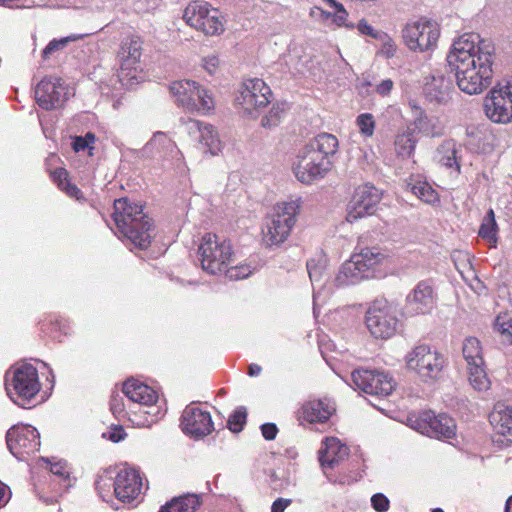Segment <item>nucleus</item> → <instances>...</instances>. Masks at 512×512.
Returning <instances> with one entry per match:
<instances>
[{"label":"nucleus","mask_w":512,"mask_h":512,"mask_svg":"<svg viewBox=\"0 0 512 512\" xmlns=\"http://www.w3.org/2000/svg\"><path fill=\"white\" fill-rule=\"evenodd\" d=\"M495 59L493 42L476 33L454 39L446 56L458 88L468 95H478L491 85Z\"/></svg>","instance_id":"obj_1"},{"label":"nucleus","mask_w":512,"mask_h":512,"mask_svg":"<svg viewBox=\"0 0 512 512\" xmlns=\"http://www.w3.org/2000/svg\"><path fill=\"white\" fill-rule=\"evenodd\" d=\"M339 141L329 133H320L301 147L292 163V171L303 184L323 179L331 170L332 157L337 153Z\"/></svg>","instance_id":"obj_2"},{"label":"nucleus","mask_w":512,"mask_h":512,"mask_svg":"<svg viewBox=\"0 0 512 512\" xmlns=\"http://www.w3.org/2000/svg\"><path fill=\"white\" fill-rule=\"evenodd\" d=\"M113 219L119 232L132 244L140 249L149 247L154 229L141 205L125 198L117 199L114 202Z\"/></svg>","instance_id":"obj_3"},{"label":"nucleus","mask_w":512,"mask_h":512,"mask_svg":"<svg viewBox=\"0 0 512 512\" xmlns=\"http://www.w3.org/2000/svg\"><path fill=\"white\" fill-rule=\"evenodd\" d=\"M300 210V199L277 203L267 216L262 229V239L265 245L274 246L284 243L296 224Z\"/></svg>","instance_id":"obj_4"},{"label":"nucleus","mask_w":512,"mask_h":512,"mask_svg":"<svg viewBox=\"0 0 512 512\" xmlns=\"http://www.w3.org/2000/svg\"><path fill=\"white\" fill-rule=\"evenodd\" d=\"M406 369L414 373L422 382L437 380L445 366L442 353L428 344H417L404 357Z\"/></svg>","instance_id":"obj_5"},{"label":"nucleus","mask_w":512,"mask_h":512,"mask_svg":"<svg viewBox=\"0 0 512 512\" xmlns=\"http://www.w3.org/2000/svg\"><path fill=\"white\" fill-rule=\"evenodd\" d=\"M6 389L15 403L25 407L41 389L37 369L29 363L13 366L6 373Z\"/></svg>","instance_id":"obj_6"},{"label":"nucleus","mask_w":512,"mask_h":512,"mask_svg":"<svg viewBox=\"0 0 512 512\" xmlns=\"http://www.w3.org/2000/svg\"><path fill=\"white\" fill-rule=\"evenodd\" d=\"M441 34L437 21L420 17L409 20L401 30V37L408 50L414 53H428L437 48Z\"/></svg>","instance_id":"obj_7"},{"label":"nucleus","mask_w":512,"mask_h":512,"mask_svg":"<svg viewBox=\"0 0 512 512\" xmlns=\"http://www.w3.org/2000/svg\"><path fill=\"white\" fill-rule=\"evenodd\" d=\"M384 259V255L374 248H364L345 261L337 275L339 285H353L371 276L373 270Z\"/></svg>","instance_id":"obj_8"},{"label":"nucleus","mask_w":512,"mask_h":512,"mask_svg":"<svg viewBox=\"0 0 512 512\" xmlns=\"http://www.w3.org/2000/svg\"><path fill=\"white\" fill-rule=\"evenodd\" d=\"M198 252L202 269L212 275L222 273L233 258L231 243L212 233L202 237Z\"/></svg>","instance_id":"obj_9"},{"label":"nucleus","mask_w":512,"mask_h":512,"mask_svg":"<svg viewBox=\"0 0 512 512\" xmlns=\"http://www.w3.org/2000/svg\"><path fill=\"white\" fill-rule=\"evenodd\" d=\"M183 19L186 24L207 36L221 35L224 20L220 11L206 1H192L184 10Z\"/></svg>","instance_id":"obj_10"},{"label":"nucleus","mask_w":512,"mask_h":512,"mask_svg":"<svg viewBox=\"0 0 512 512\" xmlns=\"http://www.w3.org/2000/svg\"><path fill=\"white\" fill-rule=\"evenodd\" d=\"M170 92L177 105L188 111L206 113L214 108L212 95L195 81H175L170 85Z\"/></svg>","instance_id":"obj_11"},{"label":"nucleus","mask_w":512,"mask_h":512,"mask_svg":"<svg viewBox=\"0 0 512 512\" xmlns=\"http://www.w3.org/2000/svg\"><path fill=\"white\" fill-rule=\"evenodd\" d=\"M485 116L496 124L512 122V79L493 87L483 99Z\"/></svg>","instance_id":"obj_12"},{"label":"nucleus","mask_w":512,"mask_h":512,"mask_svg":"<svg viewBox=\"0 0 512 512\" xmlns=\"http://www.w3.org/2000/svg\"><path fill=\"white\" fill-rule=\"evenodd\" d=\"M407 424L415 431L434 438H451L455 435L456 424L446 415H435L432 411L412 413L407 417Z\"/></svg>","instance_id":"obj_13"},{"label":"nucleus","mask_w":512,"mask_h":512,"mask_svg":"<svg viewBox=\"0 0 512 512\" xmlns=\"http://www.w3.org/2000/svg\"><path fill=\"white\" fill-rule=\"evenodd\" d=\"M120 69L118 79L128 89L133 88L141 79L139 60L141 57V42L137 37L127 38L122 41L119 51Z\"/></svg>","instance_id":"obj_14"},{"label":"nucleus","mask_w":512,"mask_h":512,"mask_svg":"<svg viewBox=\"0 0 512 512\" xmlns=\"http://www.w3.org/2000/svg\"><path fill=\"white\" fill-rule=\"evenodd\" d=\"M272 91L259 78L245 80L236 97L238 107L248 116L257 117L260 110L268 105Z\"/></svg>","instance_id":"obj_15"},{"label":"nucleus","mask_w":512,"mask_h":512,"mask_svg":"<svg viewBox=\"0 0 512 512\" xmlns=\"http://www.w3.org/2000/svg\"><path fill=\"white\" fill-rule=\"evenodd\" d=\"M395 310L386 300H377L366 312V326L375 338L388 339L397 330Z\"/></svg>","instance_id":"obj_16"},{"label":"nucleus","mask_w":512,"mask_h":512,"mask_svg":"<svg viewBox=\"0 0 512 512\" xmlns=\"http://www.w3.org/2000/svg\"><path fill=\"white\" fill-rule=\"evenodd\" d=\"M122 391L131 402L148 408L143 410V413L147 414L149 418L139 421L138 425L151 426L158 421L161 411L159 407L155 406L158 394L153 388L132 378L124 382Z\"/></svg>","instance_id":"obj_17"},{"label":"nucleus","mask_w":512,"mask_h":512,"mask_svg":"<svg viewBox=\"0 0 512 512\" xmlns=\"http://www.w3.org/2000/svg\"><path fill=\"white\" fill-rule=\"evenodd\" d=\"M381 198L382 194L375 186L369 183L358 186L347 207V221L353 223L374 214Z\"/></svg>","instance_id":"obj_18"},{"label":"nucleus","mask_w":512,"mask_h":512,"mask_svg":"<svg viewBox=\"0 0 512 512\" xmlns=\"http://www.w3.org/2000/svg\"><path fill=\"white\" fill-rule=\"evenodd\" d=\"M10 452L19 460L39 450L40 440L36 428L30 425H16L10 428L6 435Z\"/></svg>","instance_id":"obj_19"},{"label":"nucleus","mask_w":512,"mask_h":512,"mask_svg":"<svg viewBox=\"0 0 512 512\" xmlns=\"http://www.w3.org/2000/svg\"><path fill=\"white\" fill-rule=\"evenodd\" d=\"M351 377L354 387L369 395L388 396L395 387L393 378L384 372L359 369Z\"/></svg>","instance_id":"obj_20"},{"label":"nucleus","mask_w":512,"mask_h":512,"mask_svg":"<svg viewBox=\"0 0 512 512\" xmlns=\"http://www.w3.org/2000/svg\"><path fill=\"white\" fill-rule=\"evenodd\" d=\"M69 96L68 87L57 77H45L35 88V99L45 110L61 107Z\"/></svg>","instance_id":"obj_21"},{"label":"nucleus","mask_w":512,"mask_h":512,"mask_svg":"<svg viewBox=\"0 0 512 512\" xmlns=\"http://www.w3.org/2000/svg\"><path fill=\"white\" fill-rule=\"evenodd\" d=\"M436 305V294L428 281H420L406 296L405 310L409 315H426Z\"/></svg>","instance_id":"obj_22"},{"label":"nucleus","mask_w":512,"mask_h":512,"mask_svg":"<svg viewBox=\"0 0 512 512\" xmlns=\"http://www.w3.org/2000/svg\"><path fill=\"white\" fill-rule=\"evenodd\" d=\"M181 426L184 433L194 438L207 436L214 430L211 414L196 405L184 409Z\"/></svg>","instance_id":"obj_23"},{"label":"nucleus","mask_w":512,"mask_h":512,"mask_svg":"<svg viewBox=\"0 0 512 512\" xmlns=\"http://www.w3.org/2000/svg\"><path fill=\"white\" fill-rule=\"evenodd\" d=\"M186 129L190 136L198 140L200 149L212 156L218 155L222 150V142L217 130L208 123L189 119Z\"/></svg>","instance_id":"obj_24"},{"label":"nucleus","mask_w":512,"mask_h":512,"mask_svg":"<svg viewBox=\"0 0 512 512\" xmlns=\"http://www.w3.org/2000/svg\"><path fill=\"white\" fill-rule=\"evenodd\" d=\"M112 485L116 498L124 503H130L140 495L142 480L135 469L122 468L118 471Z\"/></svg>","instance_id":"obj_25"},{"label":"nucleus","mask_w":512,"mask_h":512,"mask_svg":"<svg viewBox=\"0 0 512 512\" xmlns=\"http://www.w3.org/2000/svg\"><path fill=\"white\" fill-rule=\"evenodd\" d=\"M409 107L412 121L408 126L415 129L416 136L421 134L427 137H439L443 134L444 126L437 117L427 115L415 101H410Z\"/></svg>","instance_id":"obj_26"},{"label":"nucleus","mask_w":512,"mask_h":512,"mask_svg":"<svg viewBox=\"0 0 512 512\" xmlns=\"http://www.w3.org/2000/svg\"><path fill=\"white\" fill-rule=\"evenodd\" d=\"M335 404L328 398L310 399L298 411V419L307 423H324L335 412Z\"/></svg>","instance_id":"obj_27"},{"label":"nucleus","mask_w":512,"mask_h":512,"mask_svg":"<svg viewBox=\"0 0 512 512\" xmlns=\"http://www.w3.org/2000/svg\"><path fill=\"white\" fill-rule=\"evenodd\" d=\"M349 454V448L335 437H328L319 450V461L323 469H333Z\"/></svg>","instance_id":"obj_28"},{"label":"nucleus","mask_w":512,"mask_h":512,"mask_svg":"<svg viewBox=\"0 0 512 512\" xmlns=\"http://www.w3.org/2000/svg\"><path fill=\"white\" fill-rule=\"evenodd\" d=\"M489 420L498 434L512 437V406L498 402L489 415Z\"/></svg>","instance_id":"obj_29"},{"label":"nucleus","mask_w":512,"mask_h":512,"mask_svg":"<svg viewBox=\"0 0 512 512\" xmlns=\"http://www.w3.org/2000/svg\"><path fill=\"white\" fill-rule=\"evenodd\" d=\"M450 83L443 75L432 76L424 85V93L431 101H444L449 95Z\"/></svg>","instance_id":"obj_30"},{"label":"nucleus","mask_w":512,"mask_h":512,"mask_svg":"<svg viewBox=\"0 0 512 512\" xmlns=\"http://www.w3.org/2000/svg\"><path fill=\"white\" fill-rule=\"evenodd\" d=\"M408 187L424 203L435 205L440 201L437 191L424 179L411 178Z\"/></svg>","instance_id":"obj_31"},{"label":"nucleus","mask_w":512,"mask_h":512,"mask_svg":"<svg viewBox=\"0 0 512 512\" xmlns=\"http://www.w3.org/2000/svg\"><path fill=\"white\" fill-rule=\"evenodd\" d=\"M418 138L415 135V129L411 126H407L405 130L398 133L395 137L394 146L398 156L403 158L410 157L416 147Z\"/></svg>","instance_id":"obj_32"},{"label":"nucleus","mask_w":512,"mask_h":512,"mask_svg":"<svg viewBox=\"0 0 512 512\" xmlns=\"http://www.w3.org/2000/svg\"><path fill=\"white\" fill-rule=\"evenodd\" d=\"M436 159L441 165L454 168L459 171L460 165L457 158V144L453 140L444 141L436 151Z\"/></svg>","instance_id":"obj_33"},{"label":"nucleus","mask_w":512,"mask_h":512,"mask_svg":"<svg viewBox=\"0 0 512 512\" xmlns=\"http://www.w3.org/2000/svg\"><path fill=\"white\" fill-rule=\"evenodd\" d=\"M199 504V497L196 494H187L172 499L159 512H195Z\"/></svg>","instance_id":"obj_34"},{"label":"nucleus","mask_w":512,"mask_h":512,"mask_svg":"<svg viewBox=\"0 0 512 512\" xmlns=\"http://www.w3.org/2000/svg\"><path fill=\"white\" fill-rule=\"evenodd\" d=\"M493 330L504 345H512V316L509 313H500L493 322Z\"/></svg>","instance_id":"obj_35"},{"label":"nucleus","mask_w":512,"mask_h":512,"mask_svg":"<svg viewBox=\"0 0 512 512\" xmlns=\"http://www.w3.org/2000/svg\"><path fill=\"white\" fill-rule=\"evenodd\" d=\"M468 379L473 388L477 391H486L490 388V380L487 377L484 362L467 366Z\"/></svg>","instance_id":"obj_36"},{"label":"nucleus","mask_w":512,"mask_h":512,"mask_svg":"<svg viewBox=\"0 0 512 512\" xmlns=\"http://www.w3.org/2000/svg\"><path fill=\"white\" fill-rule=\"evenodd\" d=\"M83 38V35L80 34H72L67 37H63L61 39H53L42 51V59L44 61L51 59L52 57H56L59 52L64 50L67 45L71 42L78 41Z\"/></svg>","instance_id":"obj_37"},{"label":"nucleus","mask_w":512,"mask_h":512,"mask_svg":"<svg viewBox=\"0 0 512 512\" xmlns=\"http://www.w3.org/2000/svg\"><path fill=\"white\" fill-rule=\"evenodd\" d=\"M463 356L467 362V366L477 363H483L482 348L480 341L475 337H468L463 343Z\"/></svg>","instance_id":"obj_38"},{"label":"nucleus","mask_w":512,"mask_h":512,"mask_svg":"<svg viewBox=\"0 0 512 512\" xmlns=\"http://www.w3.org/2000/svg\"><path fill=\"white\" fill-rule=\"evenodd\" d=\"M479 235L489 241L492 247L497 244V223L495 221L494 211L490 209L479 229Z\"/></svg>","instance_id":"obj_39"},{"label":"nucleus","mask_w":512,"mask_h":512,"mask_svg":"<svg viewBox=\"0 0 512 512\" xmlns=\"http://www.w3.org/2000/svg\"><path fill=\"white\" fill-rule=\"evenodd\" d=\"M146 149L178 153L175 143L163 132L155 133L152 139L147 143Z\"/></svg>","instance_id":"obj_40"},{"label":"nucleus","mask_w":512,"mask_h":512,"mask_svg":"<svg viewBox=\"0 0 512 512\" xmlns=\"http://www.w3.org/2000/svg\"><path fill=\"white\" fill-rule=\"evenodd\" d=\"M286 113L285 103H275L270 108L268 114L262 118L261 124L265 128L276 127Z\"/></svg>","instance_id":"obj_41"},{"label":"nucleus","mask_w":512,"mask_h":512,"mask_svg":"<svg viewBox=\"0 0 512 512\" xmlns=\"http://www.w3.org/2000/svg\"><path fill=\"white\" fill-rule=\"evenodd\" d=\"M375 39H377L381 44L380 49L378 50V54L381 57L390 59L396 55L398 46L390 35L382 32L379 35H375Z\"/></svg>","instance_id":"obj_42"},{"label":"nucleus","mask_w":512,"mask_h":512,"mask_svg":"<svg viewBox=\"0 0 512 512\" xmlns=\"http://www.w3.org/2000/svg\"><path fill=\"white\" fill-rule=\"evenodd\" d=\"M356 125L365 137H371L375 130V119L371 113H362L356 118Z\"/></svg>","instance_id":"obj_43"},{"label":"nucleus","mask_w":512,"mask_h":512,"mask_svg":"<svg viewBox=\"0 0 512 512\" xmlns=\"http://www.w3.org/2000/svg\"><path fill=\"white\" fill-rule=\"evenodd\" d=\"M47 463H50V471L53 475L58 476L65 482V487H70L72 485V481L70 478V471L65 461H57L51 463L49 460H46Z\"/></svg>","instance_id":"obj_44"},{"label":"nucleus","mask_w":512,"mask_h":512,"mask_svg":"<svg viewBox=\"0 0 512 512\" xmlns=\"http://www.w3.org/2000/svg\"><path fill=\"white\" fill-rule=\"evenodd\" d=\"M326 267V260L322 257L318 260L311 259L307 262V270L312 282L320 281Z\"/></svg>","instance_id":"obj_45"},{"label":"nucleus","mask_w":512,"mask_h":512,"mask_svg":"<svg viewBox=\"0 0 512 512\" xmlns=\"http://www.w3.org/2000/svg\"><path fill=\"white\" fill-rule=\"evenodd\" d=\"M331 8L333 9V23H335L338 27L344 26L349 29H353L355 27L354 24H350L347 22L349 14L345 7L343 6V4L337 1L336 5H334Z\"/></svg>","instance_id":"obj_46"},{"label":"nucleus","mask_w":512,"mask_h":512,"mask_svg":"<svg viewBox=\"0 0 512 512\" xmlns=\"http://www.w3.org/2000/svg\"><path fill=\"white\" fill-rule=\"evenodd\" d=\"M246 409L244 407L238 408L228 419V428L233 432H239L243 429L246 422Z\"/></svg>","instance_id":"obj_47"},{"label":"nucleus","mask_w":512,"mask_h":512,"mask_svg":"<svg viewBox=\"0 0 512 512\" xmlns=\"http://www.w3.org/2000/svg\"><path fill=\"white\" fill-rule=\"evenodd\" d=\"M223 272L230 280H239L247 278L251 274V269L247 265H241L226 268Z\"/></svg>","instance_id":"obj_48"},{"label":"nucleus","mask_w":512,"mask_h":512,"mask_svg":"<svg viewBox=\"0 0 512 512\" xmlns=\"http://www.w3.org/2000/svg\"><path fill=\"white\" fill-rule=\"evenodd\" d=\"M371 503L377 512H386L389 509V500L381 493L373 495Z\"/></svg>","instance_id":"obj_49"},{"label":"nucleus","mask_w":512,"mask_h":512,"mask_svg":"<svg viewBox=\"0 0 512 512\" xmlns=\"http://www.w3.org/2000/svg\"><path fill=\"white\" fill-rule=\"evenodd\" d=\"M110 409L112 413L118 418L124 417L126 415L122 398L118 395L112 396L110 401Z\"/></svg>","instance_id":"obj_50"},{"label":"nucleus","mask_w":512,"mask_h":512,"mask_svg":"<svg viewBox=\"0 0 512 512\" xmlns=\"http://www.w3.org/2000/svg\"><path fill=\"white\" fill-rule=\"evenodd\" d=\"M219 58L217 55H208L203 58V68L209 73L213 74L219 67Z\"/></svg>","instance_id":"obj_51"},{"label":"nucleus","mask_w":512,"mask_h":512,"mask_svg":"<svg viewBox=\"0 0 512 512\" xmlns=\"http://www.w3.org/2000/svg\"><path fill=\"white\" fill-rule=\"evenodd\" d=\"M358 31L363 35H368L375 39V35H379L382 31H376L365 19H361L357 24Z\"/></svg>","instance_id":"obj_52"},{"label":"nucleus","mask_w":512,"mask_h":512,"mask_svg":"<svg viewBox=\"0 0 512 512\" xmlns=\"http://www.w3.org/2000/svg\"><path fill=\"white\" fill-rule=\"evenodd\" d=\"M394 87L391 79H384L375 87V91L381 96H388Z\"/></svg>","instance_id":"obj_53"},{"label":"nucleus","mask_w":512,"mask_h":512,"mask_svg":"<svg viewBox=\"0 0 512 512\" xmlns=\"http://www.w3.org/2000/svg\"><path fill=\"white\" fill-rule=\"evenodd\" d=\"M310 16L320 21L333 20L332 12L325 11L318 6H314L310 9Z\"/></svg>","instance_id":"obj_54"},{"label":"nucleus","mask_w":512,"mask_h":512,"mask_svg":"<svg viewBox=\"0 0 512 512\" xmlns=\"http://www.w3.org/2000/svg\"><path fill=\"white\" fill-rule=\"evenodd\" d=\"M261 432L266 440H274L276 438L278 428L273 423H265L261 426Z\"/></svg>","instance_id":"obj_55"},{"label":"nucleus","mask_w":512,"mask_h":512,"mask_svg":"<svg viewBox=\"0 0 512 512\" xmlns=\"http://www.w3.org/2000/svg\"><path fill=\"white\" fill-rule=\"evenodd\" d=\"M73 149L76 152L89 149V154L92 155L91 151L94 149V147H90L89 144L84 140V138H82V136H77L73 141Z\"/></svg>","instance_id":"obj_56"},{"label":"nucleus","mask_w":512,"mask_h":512,"mask_svg":"<svg viewBox=\"0 0 512 512\" xmlns=\"http://www.w3.org/2000/svg\"><path fill=\"white\" fill-rule=\"evenodd\" d=\"M67 176H68L67 171L62 168L57 169L52 173V177H53L54 181H56L58 183V186L60 187V189L62 188V186H64L66 184V182H68Z\"/></svg>","instance_id":"obj_57"},{"label":"nucleus","mask_w":512,"mask_h":512,"mask_svg":"<svg viewBox=\"0 0 512 512\" xmlns=\"http://www.w3.org/2000/svg\"><path fill=\"white\" fill-rule=\"evenodd\" d=\"M290 503V499L278 498L273 502L271 512H284Z\"/></svg>","instance_id":"obj_58"},{"label":"nucleus","mask_w":512,"mask_h":512,"mask_svg":"<svg viewBox=\"0 0 512 512\" xmlns=\"http://www.w3.org/2000/svg\"><path fill=\"white\" fill-rule=\"evenodd\" d=\"M111 478L100 476L98 480L96 481V488L99 491V493L103 496V493L106 491V488H110L111 486Z\"/></svg>","instance_id":"obj_59"},{"label":"nucleus","mask_w":512,"mask_h":512,"mask_svg":"<svg viewBox=\"0 0 512 512\" xmlns=\"http://www.w3.org/2000/svg\"><path fill=\"white\" fill-rule=\"evenodd\" d=\"M10 494L8 486L0 482V508L4 507L8 503Z\"/></svg>","instance_id":"obj_60"},{"label":"nucleus","mask_w":512,"mask_h":512,"mask_svg":"<svg viewBox=\"0 0 512 512\" xmlns=\"http://www.w3.org/2000/svg\"><path fill=\"white\" fill-rule=\"evenodd\" d=\"M61 189L64 190L71 197L78 198V194L80 193L79 189L75 185L69 183V181L66 182V184L62 186Z\"/></svg>","instance_id":"obj_61"},{"label":"nucleus","mask_w":512,"mask_h":512,"mask_svg":"<svg viewBox=\"0 0 512 512\" xmlns=\"http://www.w3.org/2000/svg\"><path fill=\"white\" fill-rule=\"evenodd\" d=\"M124 438V431L122 428L115 429L110 433L109 439L113 442H119Z\"/></svg>","instance_id":"obj_62"},{"label":"nucleus","mask_w":512,"mask_h":512,"mask_svg":"<svg viewBox=\"0 0 512 512\" xmlns=\"http://www.w3.org/2000/svg\"><path fill=\"white\" fill-rule=\"evenodd\" d=\"M262 371V368L258 364H251L249 366L248 374L251 377L258 376Z\"/></svg>","instance_id":"obj_63"},{"label":"nucleus","mask_w":512,"mask_h":512,"mask_svg":"<svg viewBox=\"0 0 512 512\" xmlns=\"http://www.w3.org/2000/svg\"><path fill=\"white\" fill-rule=\"evenodd\" d=\"M82 138H84V140L89 144L90 147H93L96 141L95 135L91 132L86 133V135L83 136Z\"/></svg>","instance_id":"obj_64"}]
</instances>
